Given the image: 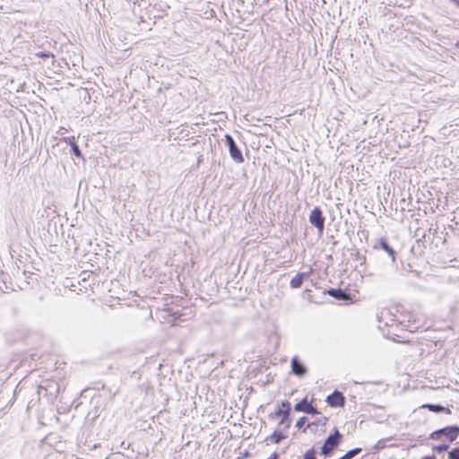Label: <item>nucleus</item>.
I'll use <instances>...</instances> for the list:
<instances>
[{
  "label": "nucleus",
  "mask_w": 459,
  "mask_h": 459,
  "mask_svg": "<svg viewBox=\"0 0 459 459\" xmlns=\"http://www.w3.org/2000/svg\"><path fill=\"white\" fill-rule=\"evenodd\" d=\"M311 271L309 272H301L298 273L290 281V286L291 289H299L300 288L304 281L307 280L311 274Z\"/></svg>",
  "instance_id": "14"
},
{
  "label": "nucleus",
  "mask_w": 459,
  "mask_h": 459,
  "mask_svg": "<svg viewBox=\"0 0 459 459\" xmlns=\"http://www.w3.org/2000/svg\"><path fill=\"white\" fill-rule=\"evenodd\" d=\"M325 294L329 295L330 297L337 299V300H343L346 301L350 299L351 293L348 292L346 290L341 289V288H330L326 290Z\"/></svg>",
  "instance_id": "13"
},
{
  "label": "nucleus",
  "mask_w": 459,
  "mask_h": 459,
  "mask_svg": "<svg viewBox=\"0 0 459 459\" xmlns=\"http://www.w3.org/2000/svg\"><path fill=\"white\" fill-rule=\"evenodd\" d=\"M382 443H383V441H382V440H380V441H378V442H377V446H376V448H377V450H379V449H381V448H383V447H384V444H382Z\"/></svg>",
  "instance_id": "32"
},
{
  "label": "nucleus",
  "mask_w": 459,
  "mask_h": 459,
  "mask_svg": "<svg viewBox=\"0 0 459 459\" xmlns=\"http://www.w3.org/2000/svg\"><path fill=\"white\" fill-rule=\"evenodd\" d=\"M361 452V448H353L351 450H349L346 452L342 456L339 457L338 459H351L357 455H359Z\"/></svg>",
  "instance_id": "21"
},
{
  "label": "nucleus",
  "mask_w": 459,
  "mask_h": 459,
  "mask_svg": "<svg viewBox=\"0 0 459 459\" xmlns=\"http://www.w3.org/2000/svg\"><path fill=\"white\" fill-rule=\"evenodd\" d=\"M268 417L270 420L281 418L278 425L283 426L284 430L288 429L292 422L290 402L288 400L281 401L278 403L276 410L270 413Z\"/></svg>",
  "instance_id": "1"
},
{
  "label": "nucleus",
  "mask_w": 459,
  "mask_h": 459,
  "mask_svg": "<svg viewBox=\"0 0 459 459\" xmlns=\"http://www.w3.org/2000/svg\"><path fill=\"white\" fill-rule=\"evenodd\" d=\"M4 290H14V287L10 275L0 270V290L4 291Z\"/></svg>",
  "instance_id": "16"
},
{
  "label": "nucleus",
  "mask_w": 459,
  "mask_h": 459,
  "mask_svg": "<svg viewBox=\"0 0 459 459\" xmlns=\"http://www.w3.org/2000/svg\"><path fill=\"white\" fill-rule=\"evenodd\" d=\"M328 420V418L325 416H321L319 419H317L315 421L309 422L307 427H305L302 431L306 432L307 429H311L312 431H316V429H313V427H317L319 424L325 426L326 422Z\"/></svg>",
  "instance_id": "19"
},
{
  "label": "nucleus",
  "mask_w": 459,
  "mask_h": 459,
  "mask_svg": "<svg viewBox=\"0 0 459 459\" xmlns=\"http://www.w3.org/2000/svg\"><path fill=\"white\" fill-rule=\"evenodd\" d=\"M28 273L29 274H27V277H30V275L31 274V272H29Z\"/></svg>",
  "instance_id": "40"
},
{
  "label": "nucleus",
  "mask_w": 459,
  "mask_h": 459,
  "mask_svg": "<svg viewBox=\"0 0 459 459\" xmlns=\"http://www.w3.org/2000/svg\"><path fill=\"white\" fill-rule=\"evenodd\" d=\"M337 244H338V241H337V240H334V241L333 242V246H336Z\"/></svg>",
  "instance_id": "37"
},
{
  "label": "nucleus",
  "mask_w": 459,
  "mask_h": 459,
  "mask_svg": "<svg viewBox=\"0 0 459 459\" xmlns=\"http://www.w3.org/2000/svg\"><path fill=\"white\" fill-rule=\"evenodd\" d=\"M303 459H317L316 450L315 449V447L307 450L303 455Z\"/></svg>",
  "instance_id": "24"
},
{
  "label": "nucleus",
  "mask_w": 459,
  "mask_h": 459,
  "mask_svg": "<svg viewBox=\"0 0 459 459\" xmlns=\"http://www.w3.org/2000/svg\"><path fill=\"white\" fill-rule=\"evenodd\" d=\"M224 142L228 147L230 158L237 163H243L245 160L244 156L234 138L230 134H226L224 135Z\"/></svg>",
  "instance_id": "6"
},
{
  "label": "nucleus",
  "mask_w": 459,
  "mask_h": 459,
  "mask_svg": "<svg viewBox=\"0 0 459 459\" xmlns=\"http://www.w3.org/2000/svg\"><path fill=\"white\" fill-rule=\"evenodd\" d=\"M60 385L53 379H45L38 387V394L47 398L48 402L53 403L60 393Z\"/></svg>",
  "instance_id": "2"
},
{
  "label": "nucleus",
  "mask_w": 459,
  "mask_h": 459,
  "mask_svg": "<svg viewBox=\"0 0 459 459\" xmlns=\"http://www.w3.org/2000/svg\"><path fill=\"white\" fill-rule=\"evenodd\" d=\"M448 459H459V446L454 447L448 452Z\"/></svg>",
  "instance_id": "25"
},
{
  "label": "nucleus",
  "mask_w": 459,
  "mask_h": 459,
  "mask_svg": "<svg viewBox=\"0 0 459 459\" xmlns=\"http://www.w3.org/2000/svg\"><path fill=\"white\" fill-rule=\"evenodd\" d=\"M432 449L437 454L441 455L449 449V445L446 443H441V444L433 446Z\"/></svg>",
  "instance_id": "23"
},
{
  "label": "nucleus",
  "mask_w": 459,
  "mask_h": 459,
  "mask_svg": "<svg viewBox=\"0 0 459 459\" xmlns=\"http://www.w3.org/2000/svg\"><path fill=\"white\" fill-rule=\"evenodd\" d=\"M307 418L306 416L300 417L295 423V427L299 429H301L303 425L307 422Z\"/></svg>",
  "instance_id": "27"
},
{
  "label": "nucleus",
  "mask_w": 459,
  "mask_h": 459,
  "mask_svg": "<svg viewBox=\"0 0 459 459\" xmlns=\"http://www.w3.org/2000/svg\"><path fill=\"white\" fill-rule=\"evenodd\" d=\"M28 273L29 274H27V277H30V275L31 274V272H29Z\"/></svg>",
  "instance_id": "39"
},
{
  "label": "nucleus",
  "mask_w": 459,
  "mask_h": 459,
  "mask_svg": "<svg viewBox=\"0 0 459 459\" xmlns=\"http://www.w3.org/2000/svg\"><path fill=\"white\" fill-rule=\"evenodd\" d=\"M450 2L459 8V0H450Z\"/></svg>",
  "instance_id": "34"
},
{
  "label": "nucleus",
  "mask_w": 459,
  "mask_h": 459,
  "mask_svg": "<svg viewBox=\"0 0 459 459\" xmlns=\"http://www.w3.org/2000/svg\"><path fill=\"white\" fill-rule=\"evenodd\" d=\"M294 411L299 412H304L311 416L321 414L319 410L316 407L313 406L311 403L307 401V396L294 405Z\"/></svg>",
  "instance_id": "7"
},
{
  "label": "nucleus",
  "mask_w": 459,
  "mask_h": 459,
  "mask_svg": "<svg viewBox=\"0 0 459 459\" xmlns=\"http://www.w3.org/2000/svg\"><path fill=\"white\" fill-rule=\"evenodd\" d=\"M69 140H75L74 136H71V137H64L61 139V141L66 143L67 144H69Z\"/></svg>",
  "instance_id": "29"
},
{
  "label": "nucleus",
  "mask_w": 459,
  "mask_h": 459,
  "mask_svg": "<svg viewBox=\"0 0 459 459\" xmlns=\"http://www.w3.org/2000/svg\"><path fill=\"white\" fill-rule=\"evenodd\" d=\"M452 221H455V225H459V214L458 215H455L454 219Z\"/></svg>",
  "instance_id": "33"
},
{
  "label": "nucleus",
  "mask_w": 459,
  "mask_h": 459,
  "mask_svg": "<svg viewBox=\"0 0 459 459\" xmlns=\"http://www.w3.org/2000/svg\"><path fill=\"white\" fill-rule=\"evenodd\" d=\"M446 241V236L444 237V240H443V243H445Z\"/></svg>",
  "instance_id": "38"
},
{
  "label": "nucleus",
  "mask_w": 459,
  "mask_h": 459,
  "mask_svg": "<svg viewBox=\"0 0 459 459\" xmlns=\"http://www.w3.org/2000/svg\"><path fill=\"white\" fill-rule=\"evenodd\" d=\"M69 145L71 147V153L74 155L76 158L81 159L82 160L85 161V158L82 153V151L75 142V140H69Z\"/></svg>",
  "instance_id": "18"
},
{
  "label": "nucleus",
  "mask_w": 459,
  "mask_h": 459,
  "mask_svg": "<svg viewBox=\"0 0 459 459\" xmlns=\"http://www.w3.org/2000/svg\"><path fill=\"white\" fill-rule=\"evenodd\" d=\"M291 373L299 377H303L307 373V368L305 364L299 359L298 356H294L290 361Z\"/></svg>",
  "instance_id": "11"
},
{
  "label": "nucleus",
  "mask_w": 459,
  "mask_h": 459,
  "mask_svg": "<svg viewBox=\"0 0 459 459\" xmlns=\"http://www.w3.org/2000/svg\"><path fill=\"white\" fill-rule=\"evenodd\" d=\"M325 402L332 408H342L345 405L346 399L342 392L334 390L327 395Z\"/></svg>",
  "instance_id": "8"
},
{
  "label": "nucleus",
  "mask_w": 459,
  "mask_h": 459,
  "mask_svg": "<svg viewBox=\"0 0 459 459\" xmlns=\"http://www.w3.org/2000/svg\"><path fill=\"white\" fill-rule=\"evenodd\" d=\"M429 233H432L433 236H437L438 238V236H437V234H438L437 229L429 228Z\"/></svg>",
  "instance_id": "30"
},
{
  "label": "nucleus",
  "mask_w": 459,
  "mask_h": 459,
  "mask_svg": "<svg viewBox=\"0 0 459 459\" xmlns=\"http://www.w3.org/2000/svg\"><path fill=\"white\" fill-rule=\"evenodd\" d=\"M98 391L96 394H99L102 399L106 402H110L113 400L117 394V390H113L112 388L107 387L104 384L96 383V386L94 387Z\"/></svg>",
  "instance_id": "12"
},
{
  "label": "nucleus",
  "mask_w": 459,
  "mask_h": 459,
  "mask_svg": "<svg viewBox=\"0 0 459 459\" xmlns=\"http://www.w3.org/2000/svg\"><path fill=\"white\" fill-rule=\"evenodd\" d=\"M287 437L284 433V429H275L270 436L265 438V441H271L273 444H280L283 439Z\"/></svg>",
  "instance_id": "17"
},
{
  "label": "nucleus",
  "mask_w": 459,
  "mask_h": 459,
  "mask_svg": "<svg viewBox=\"0 0 459 459\" xmlns=\"http://www.w3.org/2000/svg\"><path fill=\"white\" fill-rule=\"evenodd\" d=\"M420 459H437V457L435 455H428L422 456Z\"/></svg>",
  "instance_id": "31"
},
{
  "label": "nucleus",
  "mask_w": 459,
  "mask_h": 459,
  "mask_svg": "<svg viewBox=\"0 0 459 459\" xmlns=\"http://www.w3.org/2000/svg\"><path fill=\"white\" fill-rule=\"evenodd\" d=\"M279 454L277 452H273L267 459H278Z\"/></svg>",
  "instance_id": "28"
},
{
  "label": "nucleus",
  "mask_w": 459,
  "mask_h": 459,
  "mask_svg": "<svg viewBox=\"0 0 459 459\" xmlns=\"http://www.w3.org/2000/svg\"><path fill=\"white\" fill-rule=\"evenodd\" d=\"M340 444L341 443H339L338 440H333L327 437L320 447V455L325 458L331 457Z\"/></svg>",
  "instance_id": "10"
},
{
  "label": "nucleus",
  "mask_w": 459,
  "mask_h": 459,
  "mask_svg": "<svg viewBox=\"0 0 459 459\" xmlns=\"http://www.w3.org/2000/svg\"><path fill=\"white\" fill-rule=\"evenodd\" d=\"M455 48L457 50V52L459 53V40L456 41V43L455 44Z\"/></svg>",
  "instance_id": "36"
},
{
  "label": "nucleus",
  "mask_w": 459,
  "mask_h": 459,
  "mask_svg": "<svg viewBox=\"0 0 459 459\" xmlns=\"http://www.w3.org/2000/svg\"><path fill=\"white\" fill-rule=\"evenodd\" d=\"M372 247L374 251L385 252L387 255L389 264L391 265L394 264L397 253L385 238H377Z\"/></svg>",
  "instance_id": "4"
},
{
  "label": "nucleus",
  "mask_w": 459,
  "mask_h": 459,
  "mask_svg": "<svg viewBox=\"0 0 459 459\" xmlns=\"http://www.w3.org/2000/svg\"><path fill=\"white\" fill-rule=\"evenodd\" d=\"M425 238H426V233L424 232V233L422 234L421 238H419V239L417 240V242H418V243L422 242V241H423V239H424Z\"/></svg>",
  "instance_id": "35"
},
{
  "label": "nucleus",
  "mask_w": 459,
  "mask_h": 459,
  "mask_svg": "<svg viewBox=\"0 0 459 459\" xmlns=\"http://www.w3.org/2000/svg\"><path fill=\"white\" fill-rule=\"evenodd\" d=\"M420 408H426L429 411L434 413H446V414H451L452 411L448 407H445L444 405L440 403H425L420 406Z\"/></svg>",
  "instance_id": "15"
},
{
  "label": "nucleus",
  "mask_w": 459,
  "mask_h": 459,
  "mask_svg": "<svg viewBox=\"0 0 459 459\" xmlns=\"http://www.w3.org/2000/svg\"><path fill=\"white\" fill-rule=\"evenodd\" d=\"M331 439H333V440H338L339 443H342V434L340 433L339 429L334 427L332 431L330 432L329 436H328Z\"/></svg>",
  "instance_id": "22"
},
{
  "label": "nucleus",
  "mask_w": 459,
  "mask_h": 459,
  "mask_svg": "<svg viewBox=\"0 0 459 459\" xmlns=\"http://www.w3.org/2000/svg\"><path fill=\"white\" fill-rule=\"evenodd\" d=\"M308 221L312 226H314L318 234L321 236L325 230V216L324 215L323 210L320 206H315L308 216Z\"/></svg>",
  "instance_id": "5"
},
{
  "label": "nucleus",
  "mask_w": 459,
  "mask_h": 459,
  "mask_svg": "<svg viewBox=\"0 0 459 459\" xmlns=\"http://www.w3.org/2000/svg\"><path fill=\"white\" fill-rule=\"evenodd\" d=\"M459 436V425H448L430 433L429 438L439 440L444 437L448 442H454Z\"/></svg>",
  "instance_id": "3"
},
{
  "label": "nucleus",
  "mask_w": 459,
  "mask_h": 459,
  "mask_svg": "<svg viewBox=\"0 0 459 459\" xmlns=\"http://www.w3.org/2000/svg\"><path fill=\"white\" fill-rule=\"evenodd\" d=\"M351 256L359 262V265L360 266H363L366 264V262H367V258L364 255H361L359 253V251L358 249H353L351 252Z\"/></svg>",
  "instance_id": "20"
},
{
  "label": "nucleus",
  "mask_w": 459,
  "mask_h": 459,
  "mask_svg": "<svg viewBox=\"0 0 459 459\" xmlns=\"http://www.w3.org/2000/svg\"><path fill=\"white\" fill-rule=\"evenodd\" d=\"M108 402L102 399L99 394H94L91 400V405L92 409L89 411L88 416H91L95 419L99 416V412L103 411Z\"/></svg>",
  "instance_id": "9"
},
{
  "label": "nucleus",
  "mask_w": 459,
  "mask_h": 459,
  "mask_svg": "<svg viewBox=\"0 0 459 459\" xmlns=\"http://www.w3.org/2000/svg\"><path fill=\"white\" fill-rule=\"evenodd\" d=\"M36 56L47 59V58H54V55L51 52L48 51H40L36 54Z\"/></svg>",
  "instance_id": "26"
}]
</instances>
